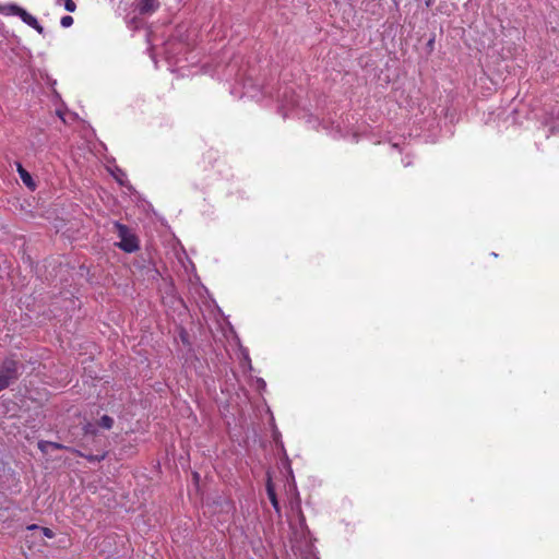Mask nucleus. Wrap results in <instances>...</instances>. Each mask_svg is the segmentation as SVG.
I'll return each mask as SVG.
<instances>
[{"instance_id":"nucleus-4","label":"nucleus","mask_w":559,"mask_h":559,"mask_svg":"<svg viewBox=\"0 0 559 559\" xmlns=\"http://www.w3.org/2000/svg\"><path fill=\"white\" fill-rule=\"evenodd\" d=\"M158 8V2L156 0H141L139 2L138 9L141 14H148L156 11Z\"/></svg>"},{"instance_id":"nucleus-10","label":"nucleus","mask_w":559,"mask_h":559,"mask_svg":"<svg viewBox=\"0 0 559 559\" xmlns=\"http://www.w3.org/2000/svg\"><path fill=\"white\" fill-rule=\"evenodd\" d=\"M83 431L85 436H95L97 433V428L92 423H86L83 426Z\"/></svg>"},{"instance_id":"nucleus-3","label":"nucleus","mask_w":559,"mask_h":559,"mask_svg":"<svg viewBox=\"0 0 559 559\" xmlns=\"http://www.w3.org/2000/svg\"><path fill=\"white\" fill-rule=\"evenodd\" d=\"M19 17L28 26L34 28L38 34L44 35V27L38 23L37 19L29 14L25 9L20 10Z\"/></svg>"},{"instance_id":"nucleus-13","label":"nucleus","mask_w":559,"mask_h":559,"mask_svg":"<svg viewBox=\"0 0 559 559\" xmlns=\"http://www.w3.org/2000/svg\"><path fill=\"white\" fill-rule=\"evenodd\" d=\"M49 447L53 450H67V451H70L71 452V449L70 447H67L64 444H61V443H58V442H52V441H49Z\"/></svg>"},{"instance_id":"nucleus-17","label":"nucleus","mask_w":559,"mask_h":559,"mask_svg":"<svg viewBox=\"0 0 559 559\" xmlns=\"http://www.w3.org/2000/svg\"><path fill=\"white\" fill-rule=\"evenodd\" d=\"M435 0H426V7L430 8L433 4Z\"/></svg>"},{"instance_id":"nucleus-2","label":"nucleus","mask_w":559,"mask_h":559,"mask_svg":"<svg viewBox=\"0 0 559 559\" xmlns=\"http://www.w3.org/2000/svg\"><path fill=\"white\" fill-rule=\"evenodd\" d=\"M20 377L19 362L7 358L0 366V392L15 382Z\"/></svg>"},{"instance_id":"nucleus-11","label":"nucleus","mask_w":559,"mask_h":559,"mask_svg":"<svg viewBox=\"0 0 559 559\" xmlns=\"http://www.w3.org/2000/svg\"><path fill=\"white\" fill-rule=\"evenodd\" d=\"M58 2H62L64 5V9L68 12H74L76 10V4L73 0H58Z\"/></svg>"},{"instance_id":"nucleus-12","label":"nucleus","mask_w":559,"mask_h":559,"mask_svg":"<svg viewBox=\"0 0 559 559\" xmlns=\"http://www.w3.org/2000/svg\"><path fill=\"white\" fill-rule=\"evenodd\" d=\"M60 24L62 27H70L73 24V17L70 15H64L61 17Z\"/></svg>"},{"instance_id":"nucleus-6","label":"nucleus","mask_w":559,"mask_h":559,"mask_svg":"<svg viewBox=\"0 0 559 559\" xmlns=\"http://www.w3.org/2000/svg\"><path fill=\"white\" fill-rule=\"evenodd\" d=\"M71 452L81 456V457H84L86 459L88 462L91 463H96V462H102L103 460H105V457L107 456V452H104L102 454H96V455H93V454H86L78 449H71Z\"/></svg>"},{"instance_id":"nucleus-1","label":"nucleus","mask_w":559,"mask_h":559,"mask_svg":"<svg viewBox=\"0 0 559 559\" xmlns=\"http://www.w3.org/2000/svg\"><path fill=\"white\" fill-rule=\"evenodd\" d=\"M114 229H115V233H117L120 241L117 243V246L123 250L124 252H128V253H131V252H134L136 250H139L140 246H139V239L138 237L131 231V229L119 223V222H115L114 223Z\"/></svg>"},{"instance_id":"nucleus-8","label":"nucleus","mask_w":559,"mask_h":559,"mask_svg":"<svg viewBox=\"0 0 559 559\" xmlns=\"http://www.w3.org/2000/svg\"><path fill=\"white\" fill-rule=\"evenodd\" d=\"M22 9L23 8L19 7L17 4H9V5H5L1 12L5 13V14H12V15L19 16L20 10H22Z\"/></svg>"},{"instance_id":"nucleus-5","label":"nucleus","mask_w":559,"mask_h":559,"mask_svg":"<svg viewBox=\"0 0 559 559\" xmlns=\"http://www.w3.org/2000/svg\"><path fill=\"white\" fill-rule=\"evenodd\" d=\"M16 169H17V173L23 181V183L28 187L29 189L34 190L36 185L31 176V174L25 169L23 168V166L17 163L16 164Z\"/></svg>"},{"instance_id":"nucleus-16","label":"nucleus","mask_w":559,"mask_h":559,"mask_svg":"<svg viewBox=\"0 0 559 559\" xmlns=\"http://www.w3.org/2000/svg\"><path fill=\"white\" fill-rule=\"evenodd\" d=\"M27 528L31 530V531L32 530H40V527L38 525H36V524H32V525L27 526Z\"/></svg>"},{"instance_id":"nucleus-14","label":"nucleus","mask_w":559,"mask_h":559,"mask_svg":"<svg viewBox=\"0 0 559 559\" xmlns=\"http://www.w3.org/2000/svg\"><path fill=\"white\" fill-rule=\"evenodd\" d=\"M49 444V441L41 440L38 442L37 447L43 453H47L48 449L50 448Z\"/></svg>"},{"instance_id":"nucleus-15","label":"nucleus","mask_w":559,"mask_h":559,"mask_svg":"<svg viewBox=\"0 0 559 559\" xmlns=\"http://www.w3.org/2000/svg\"><path fill=\"white\" fill-rule=\"evenodd\" d=\"M40 530L47 538H52L55 536V533L48 527H40Z\"/></svg>"},{"instance_id":"nucleus-7","label":"nucleus","mask_w":559,"mask_h":559,"mask_svg":"<svg viewBox=\"0 0 559 559\" xmlns=\"http://www.w3.org/2000/svg\"><path fill=\"white\" fill-rule=\"evenodd\" d=\"M266 492H267V497L270 499L271 504L277 512H280V504H278V500L276 497V492H275L274 486L270 478L267 479V483H266Z\"/></svg>"},{"instance_id":"nucleus-9","label":"nucleus","mask_w":559,"mask_h":559,"mask_svg":"<svg viewBox=\"0 0 559 559\" xmlns=\"http://www.w3.org/2000/svg\"><path fill=\"white\" fill-rule=\"evenodd\" d=\"M99 426L105 429H111L114 426V419L108 415H104L99 419Z\"/></svg>"}]
</instances>
